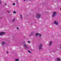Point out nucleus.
<instances>
[{"mask_svg": "<svg viewBox=\"0 0 61 61\" xmlns=\"http://www.w3.org/2000/svg\"><path fill=\"white\" fill-rule=\"evenodd\" d=\"M15 61H19V59H15Z\"/></svg>", "mask_w": 61, "mask_h": 61, "instance_id": "obj_12", "label": "nucleus"}, {"mask_svg": "<svg viewBox=\"0 0 61 61\" xmlns=\"http://www.w3.org/2000/svg\"><path fill=\"white\" fill-rule=\"evenodd\" d=\"M41 15L39 13H38L36 15V17L37 18H40L41 17Z\"/></svg>", "mask_w": 61, "mask_h": 61, "instance_id": "obj_1", "label": "nucleus"}, {"mask_svg": "<svg viewBox=\"0 0 61 61\" xmlns=\"http://www.w3.org/2000/svg\"><path fill=\"white\" fill-rule=\"evenodd\" d=\"M15 20V18H14L13 19V20H12L13 22H14Z\"/></svg>", "mask_w": 61, "mask_h": 61, "instance_id": "obj_14", "label": "nucleus"}, {"mask_svg": "<svg viewBox=\"0 0 61 61\" xmlns=\"http://www.w3.org/2000/svg\"><path fill=\"white\" fill-rule=\"evenodd\" d=\"M61 60L59 58H57V61H60Z\"/></svg>", "mask_w": 61, "mask_h": 61, "instance_id": "obj_7", "label": "nucleus"}, {"mask_svg": "<svg viewBox=\"0 0 61 61\" xmlns=\"http://www.w3.org/2000/svg\"><path fill=\"white\" fill-rule=\"evenodd\" d=\"M1 4V1L0 0V5Z\"/></svg>", "mask_w": 61, "mask_h": 61, "instance_id": "obj_23", "label": "nucleus"}, {"mask_svg": "<svg viewBox=\"0 0 61 61\" xmlns=\"http://www.w3.org/2000/svg\"><path fill=\"white\" fill-rule=\"evenodd\" d=\"M39 35V34L38 33H36V37H37V36H38Z\"/></svg>", "mask_w": 61, "mask_h": 61, "instance_id": "obj_10", "label": "nucleus"}, {"mask_svg": "<svg viewBox=\"0 0 61 61\" xmlns=\"http://www.w3.org/2000/svg\"><path fill=\"white\" fill-rule=\"evenodd\" d=\"M52 42L51 41H50V44H49V46H50L51 45H52Z\"/></svg>", "mask_w": 61, "mask_h": 61, "instance_id": "obj_8", "label": "nucleus"}, {"mask_svg": "<svg viewBox=\"0 0 61 61\" xmlns=\"http://www.w3.org/2000/svg\"><path fill=\"white\" fill-rule=\"evenodd\" d=\"M14 14H16V11H14L13 12Z\"/></svg>", "mask_w": 61, "mask_h": 61, "instance_id": "obj_16", "label": "nucleus"}, {"mask_svg": "<svg viewBox=\"0 0 61 61\" xmlns=\"http://www.w3.org/2000/svg\"><path fill=\"white\" fill-rule=\"evenodd\" d=\"M2 44L3 46H4V45H5V42H2Z\"/></svg>", "mask_w": 61, "mask_h": 61, "instance_id": "obj_9", "label": "nucleus"}, {"mask_svg": "<svg viewBox=\"0 0 61 61\" xmlns=\"http://www.w3.org/2000/svg\"><path fill=\"white\" fill-rule=\"evenodd\" d=\"M20 18L21 19H22V15H21V14H20Z\"/></svg>", "mask_w": 61, "mask_h": 61, "instance_id": "obj_11", "label": "nucleus"}, {"mask_svg": "<svg viewBox=\"0 0 61 61\" xmlns=\"http://www.w3.org/2000/svg\"><path fill=\"white\" fill-rule=\"evenodd\" d=\"M43 47V45L42 44H41L39 46V49L40 50Z\"/></svg>", "mask_w": 61, "mask_h": 61, "instance_id": "obj_3", "label": "nucleus"}, {"mask_svg": "<svg viewBox=\"0 0 61 61\" xmlns=\"http://www.w3.org/2000/svg\"><path fill=\"white\" fill-rule=\"evenodd\" d=\"M39 38H40V37H41V35L40 34H39Z\"/></svg>", "mask_w": 61, "mask_h": 61, "instance_id": "obj_15", "label": "nucleus"}, {"mask_svg": "<svg viewBox=\"0 0 61 61\" xmlns=\"http://www.w3.org/2000/svg\"><path fill=\"white\" fill-rule=\"evenodd\" d=\"M5 5H6V3H5Z\"/></svg>", "mask_w": 61, "mask_h": 61, "instance_id": "obj_24", "label": "nucleus"}, {"mask_svg": "<svg viewBox=\"0 0 61 61\" xmlns=\"http://www.w3.org/2000/svg\"><path fill=\"white\" fill-rule=\"evenodd\" d=\"M61 10V8H60Z\"/></svg>", "mask_w": 61, "mask_h": 61, "instance_id": "obj_28", "label": "nucleus"}, {"mask_svg": "<svg viewBox=\"0 0 61 61\" xmlns=\"http://www.w3.org/2000/svg\"><path fill=\"white\" fill-rule=\"evenodd\" d=\"M34 34V32H31V33L30 34V35H33Z\"/></svg>", "mask_w": 61, "mask_h": 61, "instance_id": "obj_13", "label": "nucleus"}, {"mask_svg": "<svg viewBox=\"0 0 61 61\" xmlns=\"http://www.w3.org/2000/svg\"><path fill=\"white\" fill-rule=\"evenodd\" d=\"M13 5H15V3H13Z\"/></svg>", "mask_w": 61, "mask_h": 61, "instance_id": "obj_19", "label": "nucleus"}, {"mask_svg": "<svg viewBox=\"0 0 61 61\" xmlns=\"http://www.w3.org/2000/svg\"><path fill=\"white\" fill-rule=\"evenodd\" d=\"M28 42L29 43H30V42L29 41H28Z\"/></svg>", "mask_w": 61, "mask_h": 61, "instance_id": "obj_21", "label": "nucleus"}, {"mask_svg": "<svg viewBox=\"0 0 61 61\" xmlns=\"http://www.w3.org/2000/svg\"><path fill=\"white\" fill-rule=\"evenodd\" d=\"M17 29H19V28L18 27H17Z\"/></svg>", "mask_w": 61, "mask_h": 61, "instance_id": "obj_22", "label": "nucleus"}, {"mask_svg": "<svg viewBox=\"0 0 61 61\" xmlns=\"http://www.w3.org/2000/svg\"><path fill=\"white\" fill-rule=\"evenodd\" d=\"M56 15V12H54L53 13V15H52V17H54Z\"/></svg>", "mask_w": 61, "mask_h": 61, "instance_id": "obj_4", "label": "nucleus"}, {"mask_svg": "<svg viewBox=\"0 0 61 61\" xmlns=\"http://www.w3.org/2000/svg\"><path fill=\"white\" fill-rule=\"evenodd\" d=\"M7 13H9L10 11H9V10H8L7 11Z\"/></svg>", "mask_w": 61, "mask_h": 61, "instance_id": "obj_17", "label": "nucleus"}, {"mask_svg": "<svg viewBox=\"0 0 61 61\" xmlns=\"http://www.w3.org/2000/svg\"><path fill=\"white\" fill-rule=\"evenodd\" d=\"M28 52H29V53H31V51H30L29 50H28Z\"/></svg>", "mask_w": 61, "mask_h": 61, "instance_id": "obj_18", "label": "nucleus"}, {"mask_svg": "<svg viewBox=\"0 0 61 61\" xmlns=\"http://www.w3.org/2000/svg\"><path fill=\"white\" fill-rule=\"evenodd\" d=\"M7 54H8V52H7Z\"/></svg>", "mask_w": 61, "mask_h": 61, "instance_id": "obj_25", "label": "nucleus"}, {"mask_svg": "<svg viewBox=\"0 0 61 61\" xmlns=\"http://www.w3.org/2000/svg\"><path fill=\"white\" fill-rule=\"evenodd\" d=\"M4 34H5V33L4 32H0V36H2Z\"/></svg>", "mask_w": 61, "mask_h": 61, "instance_id": "obj_6", "label": "nucleus"}, {"mask_svg": "<svg viewBox=\"0 0 61 61\" xmlns=\"http://www.w3.org/2000/svg\"><path fill=\"white\" fill-rule=\"evenodd\" d=\"M54 24L56 25H57L58 24V21L56 20H55L54 21Z\"/></svg>", "mask_w": 61, "mask_h": 61, "instance_id": "obj_5", "label": "nucleus"}, {"mask_svg": "<svg viewBox=\"0 0 61 61\" xmlns=\"http://www.w3.org/2000/svg\"><path fill=\"white\" fill-rule=\"evenodd\" d=\"M24 46L26 50L28 49V46L27 44H24Z\"/></svg>", "mask_w": 61, "mask_h": 61, "instance_id": "obj_2", "label": "nucleus"}, {"mask_svg": "<svg viewBox=\"0 0 61 61\" xmlns=\"http://www.w3.org/2000/svg\"><path fill=\"white\" fill-rule=\"evenodd\" d=\"M31 56H30V57H31Z\"/></svg>", "mask_w": 61, "mask_h": 61, "instance_id": "obj_26", "label": "nucleus"}, {"mask_svg": "<svg viewBox=\"0 0 61 61\" xmlns=\"http://www.w3.org/2000/svg\"><path fill=\"white\" fill-rule=\"evenodd\" d=\"M24 1H25V0H24Z\"/></svg>", "mask_w": 61, "mask_h": 61, "instance_id": "obj_27", "label": "nucleus"}, {"mask_svg": "<svg viewBox=\"0 0 61 61\" xmlns=\"http://www.w3.org/2000/svg\"><path fill=\"white\" fill-rule=\"evenodd\" d=\"M60 48L61 49V44L60 45Z\"/></svg>", "mask_w": 61, "mask_h": 61, "instance_id": "obj_20", "label": "nucleus"}]
</instances>
